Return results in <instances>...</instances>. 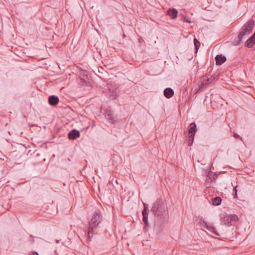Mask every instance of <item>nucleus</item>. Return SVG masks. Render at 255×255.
I'll return each instance as SVG.
<instances>
[{"label": "nucleus", "instance_id": "obj_11", "mask_svg": "<svg viewBox=\"0 0 255 255\" xmlns=\"http://www.w3.org/2000/svg\"><path fill=\"white\" fill-rule=\"evenodd\" d=\"M48 102L50 105L55 106L58 104L59 98L55 96H50L48 98Z\"/></svg>", "mask_w": 255, "mask_h": 255}, {"label": "nucleus", "instance_id": "obj_9", "mask_svg": "<svg viewBox=\"0 0 255 255\" xmlns=\"http://www.w3.org/2000/svg\"><path fill=\"white\" fill-rule=\"evenodd\" d=\"M105 117L108 120H109L112 123L116 122L115 117L113 116V112L110 110L107 109L105 111Z\"/></svg>", "mask_w": 255, "mask_h": 255}, {"label": "nucleus", "instance_id": "obj_13", "mask_svg": "<svg viewBox=\"0 0 255 255\" xmlns=\"http://www.w3.org/2000/svg\"><path fill=\"white\" fill-rule=\"evenodd\" d=\"M177 13L178 11L175 8H169L167 11V15L172 19L175 18L177 17Z\"/></svg>", "mask_w": 255, "mask_h": 255}, {"label": "nucleus", "instance_id": "obj_14", "mask_svg": "<svg viewBox=\"0 0 255 255\" xmlns=\"http://www.w3.org/2000/svg\"><path fill=\"white\" fill-rule=\"evenodd\" d=\"M197 131L196 126L195 123H191L188 129L189 135H195Z\"/></svg>", "mask_w": 255, "mask_h": 255}, {"label": "nucleus", "instance_id": "obj_17", "mask_svg": "<svg viewBox=\"0 0 255 255\" xmlns=\"http://www.w3.org/2000/svg\"><path fill=\"white\" fill-rule=\"evenodd\" d=\"M201 80H203L204 81V82L207 83V85H208L212 82L213 79L211 76L205 75L202 77Z\"/></svg>", "mask_w": 255, "mask_h": 255}, {"label": "nucleus", "instance_id": "obj_1", "mask_svg": "<svg viewBox=\"0 0 255 255\" xmlns=\"http://www.w3.org/2000/svg\"><path fill=\"white\" fill-rule=\"evenodd\" d=\"M151 211L155 217V226H162L168 221V209L163 199H157L153 204Z\"/></svg>", "mask_w": 255, "mask_h": 255}, {"label": "nucleus", "instance_id": "obj_21", "mask_svg": "<svg viewBox=\"0 0 255 255\" xmlns=\"http://www.w3.org/2000/svg\"><path fill=\"white\" fill-rule=\"evenodd\" d=\"M237 218H238V217L236 215L232 216V217H230V216H227L225 218V219H226V220L228 221H229V220H235Z\"/></svg>", "mask_w": 255, "mask_h": 255}, {"label": "nucleus", "instance_id": "obj_5", "mask_svg": "<svg viewBox=\"0 0 255 255\" xmlns=\"http://www.w3.org/2000/svg\"><path fill=\"white\" fill-rule=\"evenodd\" d=\"M254 25V21L250 20L248 21L241 28L238 38L241 40L244 37L249 35L252 32Z\"/></svg>", "mask_w": 255, "mask_h": 255}, {"label": "nucleus", "instance_id": "obj_6", "mask_svg": "<svg viewBox=\"0 0 255 255\" xmlns=\"http://www.w3.org/2000/svg\"><path fill=\"white\" fill-rule=\"evenodd\" d=\"M254 25V21L250 20L248 21L241 28L238 38L241 40L244 37L249 35L252 32Z\"/></svg>", "mask_w": 255, "mask_h": 255}, {"label": "nucleus", "instance_id": "obj_23", "mask_svg": "<svg viewBox=\"0 0 255 255\" xmlns=\"http://www.w3.org/2000/svg\"><path fill=\"white\" fill-rule=\"evenodd\" d=\"M194 136L195 135H189L188 141H192L193 142Z\"/></svg>", "mask_w": 255, "mask_h": 255}, {"label": "nucleus", "instance_id": "obj_3", "mask_svg": "<svg viewBox=\"0 0 255 255\" xmlns=\"http://www.w3.org/2000/svg\"><path fill=\"white\" fill-rule=\"evenodd\" d=\"M254 25V21L250 20L248 21L241 28L238 38L241 40L244 37L249 35L252 32Z\"/></svg>", "mask_w": 255, "mask_h": 255}, {"label": "nucleus", "instance_id": "obj_10", "mask_svg": "<svg viewBox=\"0 0 255 255\" xmlns=\"http://www.w3.org/2000/svg\"><path fill=\"white\" fill-rule=\"evenodd\" d=\"M80 135V132L76 129H72L68 134V136L70 139H75Z\"/></svg>", "mask_w": 255, "mask_h": 255}, {"label": "nucleus", "instance_id": "obj_30", "mask_svg": "<svg viewBox=\"0 0 255 255\" xmlns=\"http://www.w3.org/2000/svg\"><path fill=\"white\" fill-rule=\"evenodd\" d=\"M58 241H59V240H56V243H58Z\"/></svg>", "mask_w": 255, "mask_h": 255}, {"label": "nucleus", "instance_id": "obj_19", "mask_svg": "<svg viewBox=\"0 0 255 255\" xmlns=\"http://www.w3.org/2000/svg\"><path fill=\"white\" fill-rule=\"evenodd\" d=\"M180 19L184 22H188V23H191V20L189 19V18L188 17H187L186 15H184L182 14H181L180 15Z\"/></svg>", "mask_w": 255, "mask_h": 255}, {"label": "nucleus", "instance_id": "obj_22", "mask_svg": "<svg viewBox=\"0 0 255 255\" xmlns=\"http://www.w3.org/2000/svg\"><path fill=\"white\" fill-rule=\"evenodd\" d=\"M79 84L81 85H84L86 84V81H85V80L83 78L80 77V78H79Z\"/></svg>", "mask_w": 255, "mask_h": 255}, {"label": "nucleus", "instance_id": "obj_7", "mask_svg": "<svg viewBox=\"0 0 255 255\" xmlns=\"http://www.w3.org/2000/svg\"><path fill=\"white\" fill-rule=\"evenodd\" d=\"M198 224L201 227L205 228L213 234L219 236V235L215 231V228L213 227L208 225L207 223L202 218L199 219Z\"/></svg>", "mask_w": 255, "mask_h": 255}, {"label": "nucleus", "instance_id": "obj_2", "mask_svg": "<svg viewBox=\"0 0 255 255\" xmlns=\"http://www.w3.org/2000/svg\"><path fill=\"white\" fill-rule=\"evenodd\" d=\"M102 220V214L99 209H97L94 212L92 219L89 223L88 237L90 239L93 237L95 230L97 228L99 223Z\"/></svg>", "mask_w": 255, "mask_h": 255}, {"label": "nucleus", "instance_id": "obj_4", "mask_svg": "<svg viewBox=\"0 0 255 255\" xmlns=\"http://www.w3.org/2000/svg\"><path fill=\"white\" fill-rule=\"evenodd\" d=\"M254 25V21L250 20L248 21L241 28L238 38L241 40L244 37L249 35L252 32Z\"/></svg>", "mask_w": 255, "mask_h": 255}, {"label": "nucleus", "instance_id": "obj_8", "mask_svg": "<svg viewBox=\"0 0 255 255\" xmlns=\"http://www.w3.org/2000/svg\"><path fill=\"white\" fill-rule=\"evenodd\" d=\"M142 221L143 223L145 224V225H147L148 223V208L146 205H145V204H144V209L142 212Z\"/></svg>", "mask_w": 255, "mask_h": 255}, {"label": "nucleus", "instance_id": "obj_25", "mask_svg": "<svg viewBox=\"0 0 255 255\" xmlns=\"http://www.w3.org/2000/svg\"><path fill=\"white\" fill-rule=\"evenodd\" d=\"M234 136L236 138H240V136L237 133H235Z\"/></svg>", "mask_w": 255, "mask_h": 255}, {"label": "nucleus", "instance_id": "obj_15", "mask_svg": "<svg viewBox=\"0 0 255 255\" xmlns=\"http://www.w3.org/2000/svg\"><path fill=\"white\" fill-rule=\"evenodd\" d=\"M174 95V91L170 88H166L164 90V95L167 98H170Z\"/></svg>", "mask_w": 255, "mask_h": 255}, {"label": "nucleus", "instance_id": "obj_20", "mask_svg": "<svg viewBox=\"0 0 255 255\" xmlns=\"http://www.w3.org/2000/svg\"><path fill=\"white\" fill-rule=\"evenodd\" d=\"M194 43L196 48V51H197L200 45V42L196 38H194Z\"/></svg>", "mask_w": 255, "mask_h": 255}, {"label": "nucleus", "instance_id": "obj_12", "mask_svg": "<svg viewBox=\"0 0 255 255\" xmlns=\"http://www.w3.org/2000/svg\"><path fill=\"white\" fill-rule=\"evenodd\" d=\"M216 63L217 65H221L226 61V57L222 55H218L215 57Z\"/></svg>", "mask_w": 255, "mask_h": 255}, {"label": "nucleus", "instance_id": "obj_29", "mask_svg": "<svg viewBox=\"0 0 255 255\" xmlns=\"http://www.w3.org/2000/svg\"><path fill=\"white\" fill-rule=\"evenodd\" d=\"M225 224L227 225L228 226H231L232 224L230 222H228V223H225Z\"/></svg>", "mask_w": 255, "mask_h": 255}, {"label": "nucleus", "instance_id": "obj_26", "mask_svg": "<svg viewBox=\"0 0 255 255\" xmlns=\"http://www.w3.org/2000/svg\"><path fill=\"white\" fill-rule=\"evenodd\" d=\"M233 196L234 198H237V192H235V193L233 194Z\"/></svg>", "mask_w": 255, "mask_h": 255}, {"label": "nucleus", "instance_id": "obj_16", "mask_svg": "<svg viewBox=\"0 0 255 255\" xmlns=\"http://www.w3.org/2000/svg\"><path fill=\"white\" fill-rule=\"evenodd\" d=\"M207 83L204 82L203 80H201V83L199 87V88H197L195 90V93H197L199 92H201L203 91L205 89L207 88Z\"/></svg>", "mask_w": 255, "mask_h": 255}, {"label": "nucleus", "instance_id": "obj_24", "mask_svg": "<svg viewBox=\"0 0 255 255\" xmlns=\"http://www.w3.org/2000/svg\"><path fill=\"white\" fill-rule=\"evenodd\" d=\"M30 255H38V253H37V252H32L30 253Z\"/></svg>", "mask_w": 255, "mask_h": 255}, {"label": "nucleus", "instance_id": "obj_18", "mask_svg": "<svg viewBox=\"0 0 255 255\" xmlns=\"http://www.w3.org/2000/svg\"><path fill=\"white\" fill-rule=\"evenodd\" d=\"M222 199L219 197H216L213 199L212 200V203L213 205L215 206H218L220 205L221 203Z\"/></svg>", "mask_w": 255, "mask_h": 255}, {"label": "nucleus", "instance_id": "obj_28", "mask_svg": "<svg viewBox=\"0 0 255 255\" xmlns=\"http://www.w3.org/2000/svg\"><path fill=\"white\" fill-rule=\"evenodd\" d=\"M237 187H238V186H236V187H234V189H233V190H234V191L235 192H237Z\"/></svg>", "mask_w": 255, "mask_h": 255}, {"label": "nucleus", "instance_id": "obj_27", "mask_svg": "<svg viewBox=\"0 0 255 255\" xmlns=\"http://www.w3.org/2000/svg\"><path fill=\"white\" fill-rule=\"evenodd\" d=\"M193 143V142L192 141H188V144L189 146H191L192 145Z\"/></svg>", "mask_w": 255, "mask_h": 255}]
</instances>
